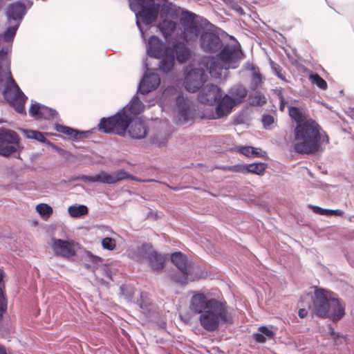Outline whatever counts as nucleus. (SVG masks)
Listing matches in <instances>:
<instances>
[{
	"label": "nucleus",
	"instance_id": "a211bd4d",
	"mask_svg": "<svg viewBox=\"0 0 354 354\" xmlns=\"http://www.w3.org/2000/svg\"><path fill=\"white\" fill-rule=\"evenodd\" d=\"M167 47L163 42L156 36H151L146 42L147 53L149 56L160 59L165 54V49Z\"/></svg>",
	"mask_w": 354,
	"mask_h": 354
},
{
	"label": "nucleus",
	"instance_id": "cd10ccee",
	"mask_svg": "<svg viewBox=\"0 0 354 354\" xmlns=\"http://www.w3.org/2000/svg\"><path fill=\"white\" fill-rule=\"evenodd\" d=\"M137 304L142 310L144 313H149L152 309V300L147 292H141L140 298L137 299Z\"/></svg>",
	"mask_w": 354,
	"mask_h": 354
},
{
	"label": "nucleus",
	"instance_id": "4c0bfd02",
	"mask_svg": "<svg viewBox=\"0 0 354 354\" xmlns=\"http://www.w3.org/2000/svg\"><path fill=\"white\" fill-rule=\"evenodd\" d=\"M134 293L135 289L131 285L122 284L120 287V294L128 300H131L132 299Z\"/></svg>",
	"mask_w": 354,
	"mask_h": 354
},
{
	"label": "nucleus",
	"instance_id": "8fccbe9b",
	"mask_svg": "<svg viewBox=\"0 0 354 354\" xmlns=\"http://www.w3.org/2000/svg\"><path fill=\"white\" fill-rule=\"evenodd\" d=\"M229 171L240 173L242 174H247V164H237L234 165H230Z\"/></svg>",
	"mask_w": 354,
	"mask_h": 354
},
{
	"label": "nucleus",
	"instance_id": "338daca9",
	"mask_svg": "<svg viewBox=\"0 0 354 354\" xmlns=\"http://www.w3.org/2000/svg\"><path fill=\"white\" fill-rule=\"evenodd\" d=\"M0 354H7L5 348L0 346Z\"/></svg>",
	"mask_w": 354,
	"mask_h": 354
},
{
	"label": "nucleus",
	"instance_id": "0eeeda50",
	"mask_svg": "<svg viewBox=\"0 0 354 354\" xmlns=\"http://www.w3.org/2000/svg\"><path fill=\"white\" fill-rule=\"evenodd\" d=\"M19 137L12 129L0 128V156L8 157L19 152Z\"/></svg>",
	"mask_w": 354,
	"mask_h": 354
},
{
	"label": "nucleus",
	"instance_id": "f8f14e48",
	"mask_svg": "<svg viewBox=\"0 0 354 354\" xmlns=\"http://www.w3.org/2000/svg\"><path fill=\"white\" fill-rule=\"evenodd\" d=\"M201 48L207 53H216L223 46L218 35L213 30L203 31L200 37Z\"/></svg>",
	"mask_w": 354,
	"mask_h": 354
},
{
	"label": "nucleus",
	"instance_id": "c9c22d12",
	"mask_svg": "<svg viewBox=\"0 0 354 354\" xmlns=\"http://www.w3.org/2000/svg\"><path fill=\"white\" fill-rule=\"evenodd\" d=\"M253 91H254V93L250 94L249 95L250 104L252 106H261L264 105L267 102L266 98L264 96V95H263L261 93V92L257 91V90Z\"/></svg>",
	"mask_w": 354,
	"mask_h": 354
},
{
	"label": "nucleus",
	"instance_id": "423d86ee",
	"mask_svg": "<svg viewBox=\"0 0 354 354\" xmlns=\"http://www.w3.org/2000/svg\"><path fill=\"white\" fill-rule=\"evenodd\" d=\"M129 6L130 9L136 14V26L142 37L145 39V31L140 20L145 26L151 25L158 17L160 5L155 0H129Z\"/></svg>",
	"mask_w": 354,
	"mask_h": 354
},
{
	"label": "nucleus",
	"instance_id": "39448f33",
	"mask_svg": "<svg viewBox=\"0 0 354 354\" xmlns=\"http://www.w3.org/2000/svg\"><path fill=\"white\" fill-rule=\"evenodd\" d=\"M171 261L180 272L171 274V279L180 286L187 284L188 281H195L207 275V272L201 270L198 266L188 262L187 257L180 252L172 253Z\"/></svg>",
	"mask_w": 354,
	"mask_h": 354
},
{
	"label": "nucleus",
	"instance_id": "09e8293b",
	"mask_svg": "<svg viewBox=\"0 0 354 354\" xmlns=\"http://www.w3.org/2000/svg\"><path fill=\"white\" fill-rule=\"evenodd\" d=\"M91 133V131H80L74 129V132L72 135V140L73 141L81 140L84 138H86Z\"/></svg>",
	"mask_w": 354,
	"mask_h": 354
},
{
	"label": "nucleus",
	"instance_id": "2eb2a0df",
	"mask_svg": "<svg viewBox=\"0 0 354 354\" xmlns=\"http://www.w3.org/2000/svg\"><path fill=\"white\" fill-rule=\"evenodd\" d=\"M160 79L156 73L152 72L147 73L146 72L140 81L136 95H138V93L147 95L155 91L160 85Z\"/></svg>",
	"mask_w": 354,
	"mask_h": 354
},
{
	"label": "nucleus",
	"instance_id": "f704fd0d",
	"mask_svg": "<svg viewBox=\"0 0 354 354\" xmlns=\"http://www.w3.org/2000/svg\"><path fill=\"white\" fill-rule=\"evenodd\" d=\"M97 272L102 275L101 281L102 283L108 286L109 283L113 281L112 272L109 266L104 264L99 268Z\"/></svg>",
	"mask_w": 354,
	"mask_h": 354
},
{
	"label": "nucleus",
	"instance_id": "864d4df0",
	"mask_svg": "<svg viewBox=\"0 0 354 354\" xmlns=\"http://www.w3.org/2000/svg\"><path fill=\"white\" fill-rule=\"evenodd\" d=\"M168 141V137L160 138V135H154L151 138V142L152 144L157 145L159 147L165 146Z\"/></svg>",
	"mask_w": 354,
	"mask_h": 354
},
{
	"label": "nucleus",
	"instance_id": "a19ab883",
	"mask_svg": "<svg viewBox=\"0 0 354 354\" xmlns=\"http://www.w3.org/2000/svg\"><path fill=\"white\" fill-rule=\"evenodd\" d=\"M43 104L39 102H35L32 103L29 109V114L31 117L37 120H39L40 113L41 111Z\"/></svg>",
	"mask_w": 354,
	"mask_h": 354
},
{
	"label": "nucleus",
	"instance_id": "6ab92c4d",
	"mask_svg": "<svg viewBox=\"0 0 354 354\" xmlns=\"http://www.w3.org/2000/svg\"><path fill=\"white\" fill-rule=\"evenodd\" d=\"M236 105V103L228 93L225 94L223 96L222 95L215 109L217 118H221L229 115L232 109Z\"/></svg>",
	"mask_w": 354,
	"mask_h": 354
},
{
	"label": "nucleus",
	"instance_id": "aec40b11",
	"mask_svg": "<svg viewBox=\"0 0 354 354\" xmlns=\"http://www.w3.org/2000/svg\"><path fill=\"white\" fill-rule=\"evenodd\" d=\"M128 132L131 138L140 140L145 137L147 127L143 121L133 118V120L129 127Z\"/></svg>",
	"mask_w": 354,
	"mask_h": 354
},
{
	"label": "nucleus",
	"instance_id": "0e129e2a",
	"mask_svg": "<svg viewBox=\"0 0 354 354\" xmlns=\"http://www.w3.org/2000/svg\"><path fill=\"white\" fill-rule=\"evenodd\" d=\"M4 276H5V272L2 270H0V284L1 283V282L3 280Z\"/></svg>",
	"mask_w": 354,
	"mask_h": 354
},
{
	"label": "nucleus",
	"instance_id": "bb28decb",
	"mask_svg": "<svg viewBox=\"0 0 354 354\" xmlns=\"http://www.w3.org/2000/svg\"><path fill=\"white\" fill-rule=\"evenodd\" d=\"M154 251L151 243L145 242L137 247L136 254L140 260L147 261Z\"/></svg>",
	"mask_w": 354,
	"mask_h": 354
},
{
	"label": "nucleus",
	"instance_id": "7ed1b4c3",
	"mask_svg": "<svg viewBox=\"0 0 354 354\" xmlns=\"http://www.w3.org/2000/svg\"><path fill=\"white\" fill-rule=\"evenodd\" d=\"M144 107L145 104L138 96L134 95L129 104L114 115L101 118L98 128L105 133H113L124 137L133 118L139 115Z\"/></svg>",
	"mask_w": 354,
	"mask_h": 354
},
{
	"label": "nucleus",
	"instance_id": "6e6d98bb",
	"mask_svg": "<svg viewBox=\"0 0 354 354\" xmlns=\"http://www.w3.org/2000/svg\"><path fill=\"white\" fill-rule=\"evenodd\" d=\"M262 123L263 127L266 129H270V126L274 123V117L270 114H263L262 117Z\"/></svg>",
	"mask_w": 354,
	"mask_h": 354
},
{
	"label": "nucleus",
	"instance_id": "c03bdc74",
	"mask_svg": "<svg viewBox=\"0 0 354 354\" xmlns=\"http://www.w3.org/2000/svg\"><path fill=\"white\" fill-rule=\"evenodd\" d=\"M310 79L312 80V82L315 84L317 86L319 87V88L322 90H326L327 88L326 82L317 73L311 75Z\"/></svg>",
	"mask_w": 354,
	"mask_h": 354
},
{
	"label": "nucleus",
	"instance_id": "72a5a7b5",
	"mask_svg": "<svg viewBox=\"0 0 354 354\" xmlns=\"http://www.w3.org/2000/svg\"><path fill=\"white\" fill-rule=\"evenodd\" d=\"M328 334L331 336L335 346L344 345L346 342V337L341 333H336L334 327L331 324L327 326Z\"/></svg>",
	"mask_w": 354,
	"mask_h": 354
},
{
	"label": "nucleus",
	"instance_id": "412c9836",
	"mask_svg": "<svg viewBox=\"0 0 354 354\" xmlns=\"http://www.w3.org/2000/svg\"><path fill=\"white\" fill-rule=\"evenodd\" d=\"M288 114L296 122V125L307 123L308 120H313L302 108L297 106H288Z\"/></svg>",
	"mask_w": 354,
	"mask_h": 354
},
{
	"label": "nucleus",
	"instance_id": "680f3d73",
	"mask_svg": "<svg viewBox=\"0 0 354 354\" xmlns=\"http://www.w3.org/2000/svg\"><path fill=\"white\" fill-rule=\"evenodd\" d=\"M308 315V310L305 308H300L298 312V315L300 318H305Z\"/></svg>",
	"mask_w": 354,
	"mask_h": 354
},
{
	"label": "nucleus",
	"instance_id": "4d7b16f0",
	"mask_svg": "<svg viewBox=\"0 0 354 354\" xmlns=\"http://www.w3.org/2000/svg\"><path fill=\"white\" fill-rule=\"evenodd\" d=\"M236 151L246 157L251 158L252 147L251 146H239L236 147Z\"/></svg>",
	"mask_w": 354,
	"mask_h": 354
},
{
	"label": "nucleus",
	"instance_id": "e2e57ef3",
	"mask_svg": "<svg viewBox=\"0 0 354 354\" xmlns=\"http://www.w3.org/2000/svg\"><path fill=\"white\" fill-rule=\"evenodd\" d=\"M332 212H330V216L332 215H337V216H341L343 214V212L340 209H331Z\"/></svg>",
	"mask_w": 354,
	"mask_h": 354
},
{
	"label": "nucleus",
	"instance_id": "49530a36",
	"mask_svg": "<svg viewBox=\"0 0 354 354\" xmlns=\"http://www.w3.org/2000/svg\"><path fill=\"white\" fill-rule=\"evenodd\" d=\"M176 103L178 110L184 109L190 107L189 103L187 98L182 94H179L176 98Z\"/></svg>",
	"mask_w": 354,
	"mask_h": 354
},
{
	"label": "nucleus",
	"instance_id": "f03ea898",
	"mask_svg": "<svg viewBox=\"0 0 354 354\" xmlns=\"http://www.w3.org/2000/svg\"><path fill=\"white\" fill-rule=\"evenodd\" d=\"M294 138V150L301 154H315L320 151L322 145L329 143L328 134L315 120L296 125Z\"/></svg>",
	"mask_w": 354,
	"mask_h": 354
},
{
	"label": "nucleus",
	"instance_id": "1a4fd4ad",
	"mask_svg": "<svg viewBox=\"0 0 354 354\" xmlns=\"http://www.w3.org/2000/svg\"><path fill=\"white\" fill-rule=\"evenodd\" d=\"M198 17L196 14L190 11L183 12L180 23L183 26V33L186 39H192L201 34L203 26L198 20Z\"/></svg>",
	"mask_w": 354,
	"mask_h": 354
},
{
	"label": "nucleus",
	"instance_id": "393cba45",
	"mask_svg": "<svg viewBox=\"0 0 354 354\" xmlns=\"http://www.w3.org/2000/svg\"><path fill=\"white\" fill-rule=\"evenodd\" d=\"M158 28L162 32L167 42H169V37L171 35L176 28V23L172 20L163 19L160 21Z\"/></svg>",
	"mask_w": 354,
	"mask_h": 354
},
{
	"label": "nucleus",
	"instance_id": "ea45409f",
	"mask_svg": "<svg viewBox=\"0 0 354 354\" xmlns=\"http://www.w3.org/2000/svg\"><path fill=\"white\" fill-rule=\"evenodd\" d=\"M19 26L20 25H19V24H15V25L8 27L3 34V40L6 41H12L14 39Z\"/></svg>",
	"mask_w": 354,
	"mask_h": 354
},
{
	"label": "nucleus",
	"instance_id": "9d476101",
	"mask_svg": "<svg viewBox=\"0 0 354 354\" xmlns=\"http://www.w3.org/2000/svg\"><path fill=\"white\" fill-rule=\"evenodd\" d=\"M207 79V75L203 68H191L184 77L183 84L186 91L196 93L204 85Z\"/></svg>",
	"mask_w": 354,
	"mask_h": 354
},
{
	"label": "nucleus",
	"instance_id": "ddd939ff",
	"mask_svg": "<svg viewBox=\"0 0 354 354\" xmlns=\"http://www.w3.org/2000/svg\"><path fill=\"white\" fill-rule=\"evenodd\" d=\"M27 12L26 3L23 0H19L10 3L6 10V16L7 22L11 25L12 21L15 24L20 25Z\"/></svg>",
	"mask_w": 354,
	"mask_h": 354
},
{
	"label": "nucleus",
	"instance_id": "13d9d810",
	"mask_svg": "<svg viewBox=\"0 0 354 354\" xmlns=\"http://www.w3.org/2000/svg\"><path fill=\"white\" fill-rule=\"evenodd\" d=\"M251 158L261 157L265 158L267 156V152L263 151L261 148L252 147Z\"/></svg>",
	"mask_w": 354,
	"mask_h": 354
},
{
	"label": "nucleus",
	"instance_id": "37998d69",
	"mask_svg": "<svg viewBox=\"0 0 354 354\" xmlns=\"http://www.w3.org/2000/svg\"><path fill=\"white\" fill-rule=\"evenodd\" d=\"M270 66L272 73L279 79L282 80H285V75L282 73V68L276 62L270 59Z\"/></svg>",
	"mask_w": 354,
	"mask_h": 354
},
{
	"label": "nucleus",
	"instance_id": "bf43d9fd",
	"mask_svg": "<svg viewBox=\"0 0 354 354\" xmlns=\"http://www.w3.org/2000/svg\"><path fill=\"white\" fill-rule=\"evenodd\" d=\"M46 145L50 146L53 149L56 151L59 154L63 155L66 153V151L64 150L63 149L59 147L55 144L52 142L51 141L48 140L46 143Z\"/></svg>",
	"mask_w": 354,
	"mask_h": 354
},
{
	"label": "nucleus",
	"instance_id": "774afa93",
	"mask_svg": "<svg viewBox=\"0 0 354 354\" xmlns=\"http://www.w3.org/2000/svg\"><path fill=\"white\" fill-rule=\"evenodd\" d=\"M236 10L240 15H242L243 13V10L241 7H239Z\"/></svg>",
	"mask_w": 354,
	"mask_h": 354
},
{
	"label": "nucleus",
	"instance_id": "dca6fc26",
	"mask_svg": "<svg viewBox=\"0 0 354 354\" xmlns=\"http://www.w3.org/2000/svg\"><path fill=\"white\" fill-rule=\"evenodd\" d=\"M52 249L55 255L57 257L71 258L76 254L73 243L61 239H52Z\"/></svg>",
	"mask_w": 354,
	"mask_h": 354
},
{
	"label": "nucleus",
	"instance_id": "2f4dec72",
	"mask_svg": "<svg viewBox=\"0 0 354 354\" xmlns=\"http://www.w3.org/2000/svg\"><path fill=\"white\" fill-rule=\"evenodd\" d=\"M227 68L224 67L223 65L218 62H212L209 66V74L212 77L215 78H221L223 73H226Z\"/></svg>",
	"mask_w": 354,
	"mask_h": 354
},
{
	"label": "nucleus",
	"instance_id": "603ef678",
	"mask_svg": "<svg viewBox=\"0 0 354 354\" xmlns=\"http://www.w3.org/2000/svg\"><path fill=\"white\" fill-rule=\"evenodd\" d=\"M261 75L260 73L254 72L252 75L251 81L250 88L252 91L257 90V87L261 85Z\"/></svg>",
	"mask_w": 354,
	"mask_h": 354
},
{
	"label": "nucleus",
	"instance_id": "473e14b6",
	"mask_svg": "<svg viewBox=\"0 0 354 354\" xmlns=\"http://www.w3.org/2000/svg\"><path fill=\"white\" fill-rule=\"evenodd\" d=\"M23 133L27 138H31L46 145L48 140L46 139L44 134L37 130L23 129Z\"/></svg>",
	"mask_w": 354,
	"mask_h": 354
},
{
	"label": "nucleus",
	"instance_id": "20e7f679",
	"mask_svg": "<svg viewBox=\"0 0 354 354\" xmlns=\"http://www.w3.org/2000/svg\"><path fill=\"white\" fill-rule=\"evenodd\" d=\"M345 303L335 294L324 288H315L309 309L313 316L337 323L346 315Z\"/></svg>",
	"mask_w": 354,
	"mask_h": 354
},
{
	"label": "nucleus",
	"instance_id": "4468645a",
	"mask_svg": "<svg viewBox=\"0 0 354 354\" xmlns=\"http://www.w3.org/2000/svg\"><path fill=\"white\" fill-rule=\"evenodd\" d=\"M222 97V91L218 86L209 84L198 94V101L204 104L213 105L217 104Z\"/></svg>",
	"mask_w": 354,
	"mask_h": 354
},
{
	"label": "nucleus",
	"instance_id": "58836bf2",
	"mask_svg": "<svg viewBox=\"0 0 354 354\" xmlns=\"http://www.w3.org/2000/svg\"><path fill=\"white\" fill-rule=\"evenodd\" d=\"M87 257L88 258L89 262L92 264V271H97L100 267H102V263L103 262V259L97 256L93 255L91 252H88L87 254Z\"/></svg>",
	"mask_w": 354,
	"mask_h": 354
},
{
	"label": "nucleus",
	"instance_id": "7c9ffc66",
	"mask_svg": "<svg viewBox=\"0 0 354 354\" xmlns=\"http://www.w3.org/2000/svg\"><path fill=\"white\" fill-rule=\"evenodd\" d=\"M267 167V164L262 162L247 164V174H253L261 176L264 174Z\"/></svg>",
	"mask_w": 354,
	"mask_h": 354
},
{
	"label": "nucleus",
	"instance_id": "79ce46f5",
	"mask_svg": "<svg viewBox=\"0 0 354 354\" xmlns=\"http://www.w3.org/2000/svg\"><path fill=\"white\" fill-rule=\"evenodd\" d=\"M190 107L184 109L178 110V116L180 124H184L188 122L191 118Z\"/></svg>",
	"mask_w": 354,
	"mask_h": 354
},
{
	"label": "nucleus",
	"instance_id": "9b49d317",
	"mask_svg": "<svg viewBox=\"0 0 354 354\" xmlns=\"http://www.w3.org/2000/svg\"><path fill=\"white\" fill-rule=\"evenodd\" d=\"M165 50L180 64L185 63L191 55L189 48L179 39H176L170 45H167Z\"/></svg>",
	"mask_w": 354,
	"mask_h": 354
},
{
	"label": "nucleus",
	"instance_id": "c85d7f7f",
	"mask_svg": "<svg viewBox=\"0 0 354 354\" xmlns=\"http://www.w3.org/2000/svg\"><path fill=\"white\" fill-rule=\"evenodd\" d=\"M68 214L73 218H80L88 213V209L85 205H73L68 208Z\"/></svg>",
	"mask_w": 354,
	"mask_h": 354
},
{
	"label": "nucleus",
	"instance_id": "052dcab7",
	"mask_svg": "<svg viewBox=\"0 0 354 354\" xmlns=\"http://www.w3.org/2000/svg\"><path fill=\"white\" fill-rule=\"evenodd\" d=\"M279 101H280L279 110L281 111H283L286 102L285 100L284 97L283 96V95L281 93H280L279 95Z\"/></svg>",
	"mask_w": 354,
	"mask_h": 354
},
{
	"label": "nucleus",
	"instance_id": "a878e982",
	"mask_svg": "<svg viewBox=\"0 0 354 354\" xmlns=\"http://www.w3.org/2000/svg\"><path fill=\"white\" fill-rule=\"evenodd\" d=\"M160 58L161 59L158 64V69L162 73L167 74L172 71L175 60L165 51V54Z\"/></svg>",
	"mask_w": 354,
	"mask_h": 354
},
{
	"label": "nucleus",
	"instance_id": "6e6552de",
	"mask_svg": "<svg viewBox=\"0 0 354 354\" xmlns=\"http://www.w3.org/2000/svg\"><path fill=\"white\" fill-rule=\"evenodd\" d=\"M124 179H133L131 174L127 173L124 169H121L111 175L105 171H101L95 176L80 175L73 179V180H82L85 183H102L106 184H115L118 182Z\"/></svg>",
	"mask_w": 354,
	"mask_h": 354
},
{
	"label": "nucleus",
	"instance_id": "b1692460",
	"mask_svg": "<svg viewBox=\"0 0 354 354\" xmlns=\"http://www.w3.org/2000/svg\"><path fill=\"white\" fill-rule=\"evenodd\" d=\"M273 326H261L259 328V333H256L253 335L254 339L257 343H265L266 339H272L275 336V332L272 329Z\"/></svg>",
	"mask_w": 354,
	"mask_h": 354
},
{
	"label": "nucleus",
	"instance_id": "5701e85b",
	"mask_svg": "<svg viewBox=\"0 0 354 354\" xmlns=\"http://www.w3.org/2000/svg\"><path fill=\"white\" fill-rule=\"evenodd\" d=\"M227 93L236 104L243 102L248 95L247 88L241 84L233 86L228 90Z\"/></svg>",
	"mask_w": 354,
	"mask_h": 354
},
{
	"label": "nucleus",
	"instance_id": "f257e3e1",
	"mask_svg": "<svg viewBox=\"0 0 354 354\" xmlns=\"http://www.w3.org/2000/svg\"><path fill=\"white\" fill-rule=\"evenodd\" d=\"M190 309L194 313L200 315V324L207 332L217 330L221 324L227 326L233 324L229 306L223 299L208 297L200 292H193Z\"/></svg>",
	"mask_w": 354,
	"mask_h": 354
},
{
	"label": "nucleus",
	"instance_id": "e433bc0d",
	"mask_svg": "<svg viewBox=\"0 0 354 354\" xmlns=\"http://www.w3.org/2000/svg\"><path fill=\"white\" fill-rule=\"evenodd\" d=\"M36 209L38 214L44 218H49L53 212L52 207L46 203L37 205Z\"/></svg>",
	"mask_w": 354,
	"mask_h": 354
},
{
	"label": "nucleus",
	"instance_id": "3c124183",
	"mask_svg": "<svg viewBox=\"0 0 354 354\" xmlns=\"http://www.w3.org/2000/svg\"><path fill=\"white\" fill-rule=\"evenodd\" d=\"M102 245L104 249L113 250L115 248V241L113 238L106 237L102 240Z\"/></svg>",
	"mask_w": 354,
	"mask_h": 354
},
{
	"label": "nucleus",
	"instance_id": "5fc2aeb1",
	"mask_svg": "<svg viewBox=\"0 0 354 354\" xmlns=\"http://www.w3.org/2000/svg\"><path fill=\"white\" fill-rule=\"evenodd\" d=\"M310 207L314 213L319 215L330 216L332 212L330 209H324L316 205H310Z\"/></svg>",
	"mask_w": 354,
	"mask_h": 354
},
{
	"label": "nucleus",
	"instance_id": "a18cd8bd",
	"mask_svg": "<svg viewBox=\"0 0 354 354\" xmlns=\"http://www.w3.org/2000/svg\"><path fill=\"white\" fill-rule=\"evenodd\" d=\"M54 127H55V129L61 133H64L66 136H72L73 132H74V129L73 128H71L70 127H68V126H65L64 124H58V123H55L54 124Z\"/></svg>",
	"mask_w": 354,
	"mask_h": 354
},
{
	"label": "nucleus",
	"instance_id": "f3484780",
	"mask_svg": "<svg viewBox=\"0 0 354 354\" xmlns=\"http://www.w3.org/2000/svg\"><path fill=\"white\" fill-rule=\"evenodd\" d=\"M218 53V58L225 64L235 63L240 57L241 48L238 45L225 44Z\"/></svg>",
	"mask_w": 354,
	"mask_h": 354
},
{
	"label": "nucleus",
	"instance_id": "de8ad7c7",
	"mask_svg": "<svg viewBox=\"0 0 354 354\" xmlns=\"http://www.w3.org/2000/svg\"><path fill=\"white\" fill-rule=\"evenodd\" d=\"M7 310V300L6 299L3 290L0 287V320L1 319L3 315Z\"/></svg>",
	"mask_w": 354,
	"mask_h": 354
},
{
	"label": "nucleus",
	"instance_id": "69168bd1",
	"mask_svg": "<svg viewBox=\"0 0 354 354\" xmlns=\"http://www.w3.org/2000/svg\"><path fill=\"white\" fill-rule=\"evenodd\" d=\"M84 266L86 268H87L88 270H92V264L91 263H84Z\"/></svg>",
	"mask_w": 354,
	"mask_h": 354
},
{
	"label": "nucleus",
	"instance_id": "4be33fe9",
	"mask_svg": "<svg viewBox=\"0 0 354 354\" xmlns=\"http://www.w3.org/2000/svg\"><path fill=\"white\" fill-rule=\"evenodd\" d=\"M146 262L151 270L159 272L162 270L165 267V258L160 252L155 250Z\"/></svg>",
	"mask_w": 354,
	"mask_h": 354
},
{
	"label": "nucleus",
	"instance_id": "c756f323",
	"mask_svg": "<svg viewBox=\"0 0 354 354\" xmlns=\"http://www.w3.org/2000/svg\"><path fill=\"white\" fill-rule=\"evenodd\" d=\"M42 119L52 121L56 120L57 122L60 120L59 118V113L55 109L45 106L44 104L41 108V111L40 113L39 118V120Z\"/></svg>",
	"mask_w": 354,
	"mask_h": 354
}]
</instances>
